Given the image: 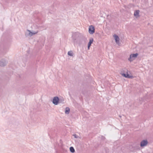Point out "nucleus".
Instances as JSON below:
<instances>
[{
  "mask_svg": "<svg viewBox=\"0 0 153 153\" xmlns=\"http://www.w3.org/2000/svg\"><path fill=\"white\" fill-rule=\"evenodd\" d=\"M128 71L126 68L122 69L120 74L124 77L129 79H132L133 76L131 75H130L128 73Z\"/></svg>",
  "mask_w": 153,
  "mask_h": 153,
  "instance_id": "obj_1",
  "label": "nucleus"
},
{
  "mask_svg": "<svg viewBox=\"0 0 153 153\" xmlns=\"http://www.w3.org/2000/svg\"><path fill=\"white\" fill-rule=\"evenodd\" d=\"M87 38L83 36H82L79 41V45H85L87 42Z\"/></svg>",
  "mask_w": 153,
  "mask_h": 153,
  "instance_id": "obj_2",
  "label": "nucleus"
},
{
  "mask_svg": "<svg viewBox=\"0 0 153 153\" xmlns=\"http://www.w3.org/2000/svg\"><path fill=\"white\" fill-rule=\"evenodd\" d=\"M138 54L137 53L131 54L130 55L129 57L128 58V60L130 62L133 61L138 56Z\"/></svg>",
  "mask_w": 153,
  "mask_h": 153,
  "instance_id": "obj_3",
  "label": "nucleus"
},
{
  "mask_svg": "<svg viewBox=\"0 0 153 153\" xmlns=\"http://www.w3.org/2000/svg\"><path fill=\"white\" fill-rule=\"evenodd\" d=\"M59 98L57 96H56L53 98L52 102L54 105H57L59 103Z\"/></svg>",
  "mask_w": 153,
  "mask_h": 153,
  "instance_id": "obj_4",
  "label": "nucleus"
},
{
  "mask_svg": "<svg viewBox=\"0 0 153 153\" xmlns=\"http://www.w3.org/2000/svg\"><path fill=\"white\" fill-rule=\"evenodd\" d=\"M79 33H75L73 34L72 36V38L74 42H76V40L79 37Z\"/></svg>",
  "mask_w": 153,
  "mask_h": 153,
  "instance_id": "obj_5",
  "label": "nucleus"
},
{
  "mask_svg": "<svg viewBox=\"0 0 153 153\" xmlns=\"http://www.w3.org/2000/svg\"><path fill=\"white\" fill-rule=\"evenodd\" d=\"M94 27L92 25H90L88 29V32L90 34H93L95 32Z\"/></svg>",
  "mask_w": 153,
  "mask_h": 153,
  "instance_id": "obj_6",
  "label": "nucleus"
},
{
  "mask_svg": "<svg viewBox=\"0 0 153 153\" xmlns=\"http://www.w3.org/2000/svg\"><path fill=\"white\" fill-rule=\"evenodd\" d=\"M7 62H8L6 60L2 59L0 61V66L4 67L7 65Z\"/></svg>",
  "mask_w": 153,
  "mask_h": 153,
  "instance_id": "obj_7",
  "label": "nucleus"
},
{
  "mask_svg": "<svg viewBox=\"0 0 153 153\" xmlns=\"http://www.w3.org/2000/svg\"><path fill=\"white\" fill-rule=\"evenodd\" d=\"M148 143V141L146 140H142L140 142V146L141 147H143L146 146Z\"/></svg>",
  "mask_w": 153,
  "mask_h": 153,
  "instance_id": "obj_8",
  "label": "nucleus"
},
{
  "mask_svg": "<svg viewBox=\"0 0 153 153\" xmlns=\"http://www.w3.org/2000/svg\"><path fill=\"white\" fill-rule=\"evenodd\" d=\"M140 10H135L134 11V15L136 18H138L140 17L139 13Z\"/></svg>",
  "mask_w": 153,
  "mask_h": 153,
  "instance_id": "obj_9",
  "label": "nucleus"
},
{
  "mask_svg": "<svg viewBox=\"0 0 153 153\" xmlns=\"http://www.w3.org/2000/svg\"><path fill=\"white\" fill-rule=\"evenodd\" d=\"M94 41L93 38H91L90 39L88 43V49L89 50L90 49V47L91 46V44Z\"/></svg>",
  "mask_w": 153,
  "mask_h": 153,
  "instance_id": "obj_10",
  "label": "nucleus"
},
{
  "mask_svg": "<svg viewBox=\"0 0 153 153\" xmlns=\"http://www.w3.org/2000/svg\"><path fill=\"white\" fill-rule=\"evenodd\" d=\"M113 37H114L115 40L117 44L119 42V38L118 36L116 34H114L113 35Z\"/></svg>",
  "mask_w": 153,
  "mask_h": 153,
  "instance_id": "obj_11",
  "label": "nucleus"
},
{
  "mask_svg": "<svg viewBox=\"0 0 153 153\" xmlns=\"http://www.w3.org/2000/svg\"><path fill=\"white\" fill-rule=\"evenodd\" d=\"M70 111V109L68 107H66L65 109V113L66 114H68Z\"/></svg>",
  "mask_w": 153,
  "mask_h": 153,
  "instance_id": "obj_12",
  "label": "nucleus"
},
{
  "mask_svg": "<svg viewBox=\"0 0 153 153\" xmlns=\"http://www.w3.org/2000/svg\"><path fill=\"white\" fill-rule=\"evenodd\" d=\"M68 56H73L74 53L72 51H69L68 53Z\"/></svg>",
  "mask_w": 153,
  "mask_h": 153,
  "instance_id": "obj_13",
  "label": "nucleus"
},
{
  "mask_svg": "<svg viewBox=\"0 0 153 153\" xmlns=\"http://www.w3.org/2000/svg\"><path fill=\"white\" fill-rule=\"evenodd\" d=\"M27 31L28 32V35L30 36H32L33 35H34L36 34L35 33L32 32L30 30H27Z\"/></svg>",
  "mask_w": 153,
  "mask_h": 153,
  "instance_id": "obj_14",
  "label": "nucleus"
},
{
  "mask_svg": "<svg viewBox=\"0 0 153 153\" xmlns=\"http://www.w3.org/2000/svg\"><path fill=\"white\" fill-rule=\"evenodd\" d=\"M70 151L71 153H74L75 152V149H74V148L72 146H71L70 148Z\"/></svg>",
  "mask_w": 153,
  "mask_h": 153,
  "instance_id": "obj_15",
  "label": "nucleus"
},
{
  "mask_svg": "<svg viewBox=\"0 0 153 153\" xmlns=\"http://www.w3.org/2000/svg\"><path fill=\"white\" fill-rule=\"evenodd\" d=\"M60 101L59 103H64V100L63 98H59Z\"/></svg>",
  "mask_w": 153,
  "mask_h": 153,
  "instance_id": "obj_16",
  "label": "nucleus"
},
{
  "mask_svg": "<svg viewBox=\"0 0 153 153\" xmlns=\"http://www.w3.org/2000/svg\"><path fill=\"white\" fill-rule=\"evenodd\" d=\"M73 136L75 138H78V136L76 134H74L73 135Z\"/></svg>",
  "mask_w": 153,
  "mask_h": 153,
  "instance_id": "obj_17",
  "label": "nucleus"
},
{
  "mask_svg": "<svg viewBox=\"0 0 153 153\" xmlns=\"http://www.w3.org/2000/svg\"><path fill=\"white\" fill-rule=\"evenodd\" d=\"M105 137H104L103 136H102L101 139H102L103 140V139H105Z\"/></svg>",
  "mask_w": 153,
  "mask_h": 153,
  "instance_id": "obj_18",
  "label": "nucleus"
},
{
  "mask_svg": "<svg viewBox=\"0 0 153 153\" xmlns=\"http://www.w3.org/2000/svg\"><path fill=\"white\" fill-rule=\"evenodd\" d=\"M147 105V104H146H146H145V106L146 105Z\"/></svg>",
  "mask_w": 153,
  "mask_h": 153,
  "instance_id": "obj_19",
  "label": "nucleus"
},
{
  "mask_svg": "<svg viewBox=\"0 0 153 153\" xmlns=\"http://www.w3.org/2000/svg\"><path fill=\"white\" fill-rule=\"evenodd\" d=\"M82 94H84V92H83V91H82Z\"/></svg>",
  "mask_w": 153,
  "mask_h": 153,
  "instance_id": "obj_20",
  "label": "nucleus"
}]
</instances>
